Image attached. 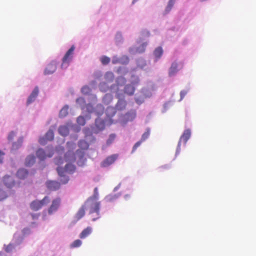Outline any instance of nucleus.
<instances>
[{
	"instance_id": "nucleus-1",
	"label": "nucleus",
	"mask_w": 256,
	"mask_h": 256,
	"mask_svg": "<svg viewBox=\"0 0 256 256\" xmlns=\"http://www.w3.org/2000/svg\"><path fill=\"white\" fill-rule=\"evenodd\" d=\"M86 209L89 210L90 214L96 212L98 217L92 218V221L96 220L100 216V202L98 200L94 199V198H89L84 204Z\"/></svg>"
},
{
	"instance_id": "nucleus-2",
	"label": "nucleus",
	"mask_w": 256,
	"mask_h": 256,
	"mask_svg": "<svg viewBox=\"0 0 256 256\" xmlns=\"http://www.w3.org/2000/svg\"><path fill=\"white\" fill-rule=\"evenodd\" d=\"M75 170V166L70 163L67 164L66 165L64 168L60 166L58 167L57 172L59 176L61 177L60 180V182L62 184H66L69 180L68 176L64 174L65 172L69 173H72L74 172Z\"/></svg>"
},
{
	"instance_id": "nucleus-3",
	"label": "nucleus",
	"mask_w": 256,
	"mask_h": 256,
	"mask_svg": "<svg viewBox=\"0 0 256 256\" xmlns=\"http://www.w3.org/2000/svg\"><path fill=\"white\" fill-rule=\"evenodd\" d=\"M50 198L48 196H46L40 200H34L30 204V208L37 211L40 210L44 206L47 205L50 202Z\"/></svg>"
},
{
	"instance_id": "nucleus-4",
	"label": "nucleus",
	"mask_w": 256,
	"mask_h": 256,
	"mask_svg": "<svg viewBox=\"0 0 256 256\" xmlns=\"http://www.w3.org/2000/svg\"><path fill=\"white\" fill-rule=\"evenodd\" d=\"M74 49V46H72L66 53L65 55L62 59V64L61 66L62 68H66L68 66L70 62L72 60Z\"/></svg>"
},
{
	"instance_id": "nucleus-5",
	"label": "nucleus",
	"mask_w": 256,
	"mask_h": 256,
	"mask_svg": "<svg viewBox=\"0 0 256 256\" xmlns=\"http://www.w3.org/2000/svg\"><path fill=\"white\" fill-rule=\"evenodd\" d=\"M184 67V62H174L168 70V76H172L176 74Z\"/></svg>"
},
{
	"instance_id": "nucleus-6",
	"label": "nucleus",
	"mask_w": 256,
	"mask_h": 256,
	"mask_svg": "<svg viewBox=\"0 0 256 256\" xmlns=\"http://www.w3.org/2000/svg\"><path fill=\"white\" fill-rule=\"evenodd\" d=\"M191 135V132L190 130L187 129L182 134L181 136L180 139L178 141V147L176 149V154H178L180 152V145L182 142H184V144H186L187 141L190 138Z\"/></svg>"
},
{
	"instance_id": "nucleus-7",
	"label": "nucleus",
	"mask_w": 256,
	"mask_h": 256,
	"mask_svg": "<svg viewBox=\"0 0 256 256\" xmlns=\"http://www.w3.org/2000/svg\"><path fill=\"white\" fill-rule=\"evenodd\" d=\"M61 200L58 198L52 200L51 205L48 209L49 214H52L55 212L59 208Z\"/></svg>"
},
{
	"instance_id": "nucleus-8",
	"label": "nucleus",
	"mask_w": 256,
	"mask_h": 256,
	"mask_svg": "<svg viewBox=\"0 0 256 256\" xmlns=\"http://www.w3.org/2000/svg\"><path fill=\"white\" fill-rule=\"evenodd\" d=\"M118 154H114L108 156L102 162V166L103 167H107L112 164L118 158Z\"/></svg>"
},
{
	"instance_id": "nucleus-9",
	"label": "nucleus",
	"mask_w": 256,
	"mask_h": 256,
	"mask_svg": "<svg viewBox=\"0 0 256 256\" xmlns=\"http://www.w3.org/2000/svg\"><path fill=\"white\" fill-rule=\"evenodd\" d=\"M54 154V150H52L46 154L44 150L42 148L38 149L36 153L38 158L42 160H45L47 157L51 158Z\"/></svg>"
},
{
	"instance_id": "nucleus-10",
	"label": "nucleus",
	"mask_w": 256,
	"mask_h": 256,
	"mask_svg": "<svg viewBox=\"0 0 256 256\" xmlns=\"http://www.w3.org/2000/svg\"><path fill=\"white\" fill-rule=\"evenodd\" d=\"M46 187L50 190H56L60 186V184L55 180H48L46 182Z\"/></svg>"
},
{
	"instance_id": "nucleus-11",
	"label": "nucleus",
	"mask_w": 256,
	"mask_h": 256,
	"mask_svg": "<svg viewBox=\"0 0 256 256\" xmlns=\"http://www.w3.org/2000/svg\"><path fill=\"white\" fill-rule=\"evenodd\" d=\"M39 92L38 88V86H36L28 98L27 101H26V104L27 105H28L34 102L36 97L38 96Z\"/></svg>"
},
{
	"instance_id": "nucleus-12",
	"label": "nucleus",
	"mask_w": 256,
	"mask_h": 256,
	"mask_svg": "<svg viewBox=\"0 0 256 256\" xmlns=\"http://www.w3.org/2000/svg\"><path fill=\"white\" fill-rule=\"evenodd\" d=\"M3 182L6 186L8 188L12 187L14 185L13 178L10 176H5L3 178Z\"/></svg>"
},
{
	"instance_id": "nucleus-13",
	"label": "nucleus",
	"mask_w": 256,
	"mask_h": 256,
	"mask_svg": "<svg viewBox=\"0 0 256 256\" xmlns=\"http://www.w3.org/2000/svg\"><path fill=\"white\" fill-rule=\"evenodd\" d=\"M136 116V112L134 110H131L128 112L124 116V120L126 122L133 120Z\"/></svg>"
},
{
	"instance_id": "nucleus-14",
	"label": "nucleus",
	"mask_w": 256,
	"mask_h": 256,
	"mask_svg": "<svg viewBox=\"0 0 256 256\" xmlns=\"http://www.w3.org/2000/svg\"><path fill=\"white\" fill-rule=\"evenodd\" d=\"M56 69V66L55 64L50 63L48 65L45 70V74H50L54 72Z\"/></svg>"
},
{
	"instance_id": "nucleus-15",
	"label": "nucleus",
	"mask_w": 256,
	"mask_h": 256,
	"mask_svg": "<svg viewBox=\"0 0 256 256\" xmlns=\"http://www.w3.org/2000/svg\"><path fill=\"white\" fill-rule=\"evenodd\" d=\"M86 210V208H85L84 205H82L75 216V218L77 220L81 219L85 215Z\"/></svg>"
},
{
	"instance_id": "nucleus-16",
	"label": "nucleus",
	"mask_w": 256,
	"mask_h": 256,
	"mask_svg": "<svg viewBox=\"0 0 256 256\" xmlns=\"http://www.w3.org/2000/svg\"><path fill=\"white\" fill-rule=\"evenodd\" d=\"M28 170L24 168L19 169L16 173L17 176L20 179H24L28 176Z\"/></svg>"
},
{
	"instance_id": "nucleus-17",
	"label": "nucleus",
	"mask_w": 256,
	"mask_h": 256,
	"mask_svg": "<svg viewBox=\"0 0 256 256\" xmlns=\"http://www.w3.org/2000/svg\"><path fill=\"white\" fill-rule=\"evenodd\" d=\"M95 126L98 130H103L105 127V122L100 118H96L95 120Z\"/></svg>"
},
{
	"instance_id": "nucleus-18",
	"label": "nucleus",
	"mask_w": 256,
	"mask_h": 256,
	"mask_svg": "<svg viewBox=\"0 0 256 256\" xmlns=\"http://www.w3.org/2000/svg\"><path fill=\"white\" fill-rule=\"evenodd\" d=\"M65 160L66 162H74L76 160V156L74 152L72 151H68L65 154Z\"/></svg>"
},
{
	"instance_id": "nucleus-19",
	"label": "nucleus",
	"mask_w": 256,
	"mask_h": 256,
	"mask_svg": "<svg viewBox=\"0 0 256 256\" xmlns=\"http://www.w3.org/2000/svg\"><path fill=\"white\" fill-rule=\"evenodd\" d=\"M92 232V228L90 226H88L84 229L80 234V238L82 239L88 236Z\"/></svg>"
},
{
	"instance_id": "nucleus-20",
	"label": "nucleus",
	"mask_w": 256,
	"mask_h": 256,
	"mask_svg": "<svg viewBox=\"0 0 256 256\" xmlns=\"http://www.w3.org/2000/svg\"><path fill=\"white\" fill-rule=\"evenodd\" d=\"M135 91V88L133 86L132 84H127L125 86L124 92V93L128 94L130 96H132L134 94V92Z\"/></svg>"
},
{
	"instance_id": "nucleus-21",
	"label": "nucleus",
	"mask_w": 256,
	"mask_h": 256,
	"mask_svg": "<svg viewBox=\"0 0 256 256\" xmlns=\"http://www.w3.org/2000/svg\"><path fill=\"white\" fill-rule=\"evenodd\" d=\"M126 102L124 100L120 99L118 100L116 106L117 110H122L126 108Z\"/></svg>"
},
{
	"instance_id": "nucleus-22",
	"label": "nucleus",
	"mask_w": 256,
	"mask_h": 256,
	"mask_svg": "<svg viewBox=\"0 0 256 256\" xmlns=\"http://www.w3.org/2000/svg\"><path fill=\"white\" fill-rule=\"evenodd\" d=\"M58 130L59 134L62 136H66L69 133L68 128L66 126H60L58 128Z\"/></svg>"
},
{
	"instance_id": "nucleus-23",
	"label": "nucleus",
	"mask_w": 256,
	"mask_h": 256,
	"mask_svg": "<svg viewBox=\"0 0 256 256\" xmlns=\"http://www.w3.org/2000/svg\"><path fill=\"white\" fill-rule=\"evenodd\" d=\"M116 109L112 106H108L106 110V114L108 118L112 117L116 114Z\"/></svg>"
},
{
	"instance_id": "nucleus-24",
	"label": "nucleus",
	"mask_w": 256,
	"mask_h": 256,
	"mask_svg": "<svg viewBox=\"0 0 256 256\" xmlns=\"http://www.w3.org/2000/svg\"><path fill=\"white\" fill-rule=\"evenodd\" d=\"M68 106L67 105L64 106L60 110L59 113V117L60 118H64L66 117L68 113Z\"/></svg>"
},
{
	"instance_id": "nucleus-25",
	"label": "nucleus",
	"mask_w": 256,
	"mask_h": 256,
	"mask_svg": "<svg viewBox=\"0 0 256 256\" xmlns=\"http://www.w3.org/2000/svg\"><path fill=\"white\" fill-rule=\"evenodd\" d=\"M35 162V157L34 156H28L26 157L25 164L26 166H30Z\"/></svg>"
},
{
	"instance_id": "nucleus-26",
	"label": "nucleus",
	"mask_w": 256,
	"mask_h": 256,
	"mask_svg": "<svg viewBox=\"0 0 256 256\" xmlns=\"http://www.w3.org/2000/svg\"><path fill=\"white\" fill-rule=\"evenodd\" d=\"M104 107L102 104H97L96 110L95 112L96 114L98 116H100L104 114Z\"/></svg>"
},
{
	"instance_id": "nucleus-27",
	"label": "nucleus",
	"mask_w": 256,
	"mask_h": 256,
	"mask_svg": "<svg viewBox=\"0 0 256 256\" xmlns=\"http://www.w3.org/2000/svg\"><path fill=\"white\" fill-rule=\"evenodd\" d=\"M162 54L163 50L160 46L156 48L154 52V54L157 59L160 58L162 55Z\"/></svg>"
},
{
	"instance_id": "nucleus-28",
	"label": "nucleus",
	"mask_w": 256,
	"mask_h": 256,
	"mask_svg": "<svg viewBox=\"0 0 256 256\" xmlns=\"http://www.w3.org/2000/svg\"><path fill=\"white\" fill-rule=\"evenodd\" d=\"M112 100V96L108 94H106L102 98V102L106 104H108Z\"/></svg>"
},
{
	"instance_id": "nucleus-29",
	"label": "nucleus",
	"mask_w": 256,
	"mask_h": 256,
	"mask_svg": "<svg viewBox=\"0 0 256 256\" xmlns=\"http://www.w3.org/2000/svg\"><path fill=\"white\" fill-rule=\"evenodd\" d=\"M45 137L46 140L51 141L53 140L54 138V133L52 130H49L45 134Z\"/></svg>"
},
{
	"instance_id": "nucleus-30",
	"label": "nucleus",
	"mask_w": 256,
	"mask_h": 256,
	"mask_svg": "<svg viewBox=\"0 0 256 256\" xmlns=\"http://www.w3.org/2000/svg\"><path fill=\"white\" fill-rule=\"evenodd\" d=\"M22 138H20L16 142L14 143L12 147V150H16L20 148L22 145Z\"/></svg>"
},
{
	"instance_id": "nucleus-31",
	"label": "nucleus",
	"mask_w": 256,
	"mask_h": 256,
	"mask_svg": "<svg viewBox=\"0 0 256 256\" xmlns=\"http://www.w3.org/2000/svg\"><path fill=\"white\" fill-rule=\"evenodd\" d=\"M99 88L100 91L106 92L108 90V86L106 82H102L99 84Z\"/></svg>"
},
{
	"instance_id": "nucleus-32",
	"label": "nucleus",
	"mask_w": 256,
	"mask_h": 256,
	"mask_svg": "<svg viewBox=\"0 0 256 256\" xmlns=\"http://www.w3.org/2000/svg\"><path fill=\"white\" fill-rule=\"evenodd\" d=\"M78 146L82 149H87L88 147V143L84 140H80L78 144Z\"/></svg>"
},
{
	"instance_id": "nucleus-33",
	"label": "nucleus",
	"mask_w": 256,
	"mask_h": 256,
	"mask_svg": "<svg viewBox=\"0 0 256 256\" xmlns=\"http://www.w3.org/2000/svg\"><path fill=\"white\" fill-rule=\"evenodd\" d=\"M82 92L84 94H88L91 92L90 88L88 86H84L81 89Z\"/></svg>"
},
{
	"instance_id": "nucleus-34",
	"label": "nucleus",
	"mask_w": 256,
	"mask_h": 256,
	"mask_svg": "<svg viewBox=\"0 0 256 256\" xmlns=\"http://www.w3.org/2000/svg\"><path fill=\"white\" fill-rule=\"evenodd\" d=\"M174 2V0H170L166 8V13H168L172 8Z\"/></svg>"
},
{
	"instance_id": "nucleus-35",
	"label": "nucleus",
	"mask_w": 256,
	"mask_h": 256,
	"mask_svg": "<svg viewBox=\"0 0 256 256\" xmlns=\"http://www.w3.org/2000/svg\"><path fill=\"white\" fill-rule=\"evenodd\" d=\"M174 2V0H170L166 8V13H168L172 8Z\"/></svg>"
},
{
	"instance_id": "nucleus-36",
	"label": "nucleus",
	"mask_w": 256,
	"mask_h": 256,
	"mask_svg": "<svg viewBox=\"0 0 256 256\" xmlns=\"http://www.w3.org/2000/svg\"><path fill=\"white\" fill-rule=\"evenodd\" d=\"M82 242L80 240H75L71 244L70 247L72 248L79 247L81 246Z\"/></svg>"
},
{
	"instance_id": "nucleus-37",
	"label": "nucleus",
	"mask_w": 256,
	"mask_h": 256,
	"mask_svg": "<svg viewBox=\"0 0 256 256\" xmlns=\"http://www.w3.org/2000/svg\"><path fill=\"white\" fill-rule=\"evenodd\" d=\"M77 122L79 125L84 126L86 124V120L82 116H79L77 118Z\"/></svg>"
},
{
	"instance_id": "nucleus-38",
	"label": "nucleus",
	"mask_w": 256,
	"mask_h": 256,
	"mask_svg": "<svg viewBox=\"0 0 256 256\" xmlns=\"http://www.w3.org/2000/svg\"><path fill=\"white\" fill-rule=\"evenodd\" d=\"M110 60L108 57L104 56H102L100 58V61L104 65L108 64L110 62Z\"/></svg>"
},
{
	"instance_id": "nucleus-39",
	"label": "nucleus",
	"mask_w": 256,
	"mask_h": 256,
	"mask_svg": "<svg viewBox=\"0 0 256 256\" xmlns=\"http://www.w3.org/2000/svg\"><path fill=\"white\" fill-rule=\"evenodd\" d=\"M116 137V136L115 134H111L110 135L108 138V139L106 141V144L108 145L110 144L114 140L115 138Z\"/></svg>"
},
{
	"instance_id": "nucleus-40",
	"label": "nucleus",
	"mask_w": 256,
	"mask_h": 256,
	"mask_svg": "<svg viewBox=\"0 0 256 256\" xmlns=\"http://www.w3.org/2000/svg\"><path fill=\"white\" fill-rule=\"evenodd\" d=\"M8 197V194L4 190L0 189V201Z\"/></svg>"
},
{
	"instance_id": "nucleus-41",
	"label": "nucleus",
	"mask_w": 256,
	"mask_h": 256,
	"mask_svg": "<svg viewBox=\"0 0 256 256\" xmlns=\"http://www.w3.org/2000/svg\"><path fill=\"white\" fill-rule=\"evenodd\" d=\"M149 136L150 130H148L147 131L144 133L142 135L141 140L142 142L144 141L146 139L148 138Z\"/></svg>"
},
{
	"instance_id": "nucleus-42",
	"label": "nucleus",
	"mask_w": 256,
	"mask_h": 256,
	"mask_svg": "<svg viewBox=\"0 0 256 256\" xmlns=\"http://www.w3.org/2000/svg\"><path fill=\"white\" fill-rule=\"evenodd\" d=\"M54 162L56 164L60 166L64 163V160L62 158H56L54 159Z\"/></svg>"
},
{
	"instance_id": "nucleus-43",
	"label": "nucleus",
	"mask_w": 256,
	"mask_h": 256,
	"mask_svg": "<svg viewBox=\"0 0 256 256\" xmlns=\"http://www.w3.org/2000/svg\"><path fill=\"white\" fill-rule=\"evenodd\" d=\"M146 44L144 43V44H142L140 47V48H138V49H137V52H138L139 53H141V52H143L144 50H145V48H146Z\"/></svg>"
},
{
	"instance_id": "nucleus-44",
	"label": "nucleus",
	"mask_w": 256,
	"mask_h": 256,
	"mask_svg": "<svg viewBox=\"0 0 256 256\" xmlns=\"http://www.w3.org/2000/svg\"><path fill=\"white\" fill-rule=\"evenodd\" d=\"M48 141V140H46L45 136L44 137L40 138L38 140L40 144L42 145L46 144Z\"/></svg>"
},
{
	"instance_id": "nucleus-45",
	"label": "nucleus",
	"mask_w": 256,
	"mask_h": 256,
	"mask_svg": "<svg viewBox=\"0 0 256 256\" xmlns=\"http://www.w3.org/2000/svg\"><path fill=\"white\" fill-rule=\"evenodd\" d=\"M142 142V141L140 140L136 142L134 144V146L132 148V152H134L136 150V148L141 144Z\"/></svg>"
},
{
	"instance_id": "nucleus-46",
	"label": "nucleus",
	"mask_w": 256,
	"mask_h": 256,
	"mask_svg": "<svg viewBox=\"0 0 256 256\" xmlns=\"http://www.w3.org/2000/svg\"><path fill=\"white\" fill-rule=\"evenodd\" d=\"M87 111L90 112H94V108L90 104H88L86 106Z\"/></svg>"
},
{
	"instance_id": "nucleus-47",
	"label": "nucleus",
	"mask_w": 256,
	"mask_h": 256,
	"mask_svg": "<svg viewBox=\"0 0 256 256\" xmlns=\"http://www.w3.org/2000/svg\"><path fill=\"white\" fill-rule=\"evenodd\" d=\"M90 198H94V199L98 200V188H96L94 189V195L90 197Z\"/></svg>"
},
{
	"instance_id": "nucleus-48",
	"label": "nucleus",
	"mask_w": 256,
	"mask_h": 256,
	"mask_svg": "<svg viewBox=\"0 0 256 256\" xmlns=\"http://www.w3.org/2000/svg\"><path fill=\"white\" fill-rule=\"evenodd\" d=\"M76 102L82 106V104H85V100L83 98H77Z\"/></svg>"
},
{
	"instance_id": "nucleus-49",
	"label": "nucleus",
	"mask_w": 256,
	"mask_h": 256,
	"mask_svg": "<svg viewBox=\"0 0 256 256\" xmlns=\"http://www.w3.org/2000/svg\"><path fill=\"white\" fill-rule=\"evenodd\" d=\"M16 136L15 133H14V132H11L9 134H8V140H13V138H14V136Z\"/></svg>"
},
{
	"instance_id": "nucleus-50",
	"label": "nucleus",
	"mask_w": 256,
	"mask_h": 256,
	"mask_svg": "<svg viewBox=\"0 0 256 256\" xmlns=\"http://www.w3.org/2000/svg\"><path fill=\"white\" fill-rule=\"evenodd\" d=\"M186 94V92L185 90H182L180 92V100H182Z\"/></svg>"
},
{
	"instance_id": "nucleus-51",
	"label": "nucleus",
	"mask_w": 256,
	"mask_h": 256,
	"mask_svg": "<svg viewBox=\"0 0 256 256\" xmlns=\"http://www.w3.org/2000/svg\"><path fill=\"white\" fill-rule=\"evenodd\" d=\"M120 62V60L116 58H114L112 60V63L113 64H116Z\"/></svg>"
},
{
	"instance_id": "nucleus-52",
	"label": "nucleus",
	"mask_w": 256,
	"mask_h": 256,
	"mask_svg": "<svg viewBox=\"0 0 256 256\" xmlns=\"http://www.w3.org/2000/svg\"><path fill=\"white\" fill-rule=\"evenodd\" d=\"M4 154V152L0 150V164L2 162L3 158L2 156Z\"/></svg>"
},
{
	"instance_id": "nucleus-53",
	"label": "nucleus",
	"mask_w": 256,
	"mask_h": 256,
	"mask_svg": "<svg viewBox=\"0 0 256 256\" xmlns=\"http://www.w3.org/2000/svg\"><path fill=\"white\" fill-rule=\"evenodd\" d=\"M66 145H67L68 146H70V147L72 146V147L74 148L76 147V145H75L74 144L71 143V142H68L66 143Z\"/></svg>"
},
{
	"instance_id": "nucleus-54",
	"label": "nucleus",
	"mask_w": 256,
	"mask_h": 256,
	"mask_svg": "<svg viewBox=\"0 0 256 256\" xmlns=\"http://www.w3.org/2000/svg\"><path fill=\"white\" fill-rule=\"evenodd\" d=\"M106 76H110V78H112V79L114 78V74L112 72H107L106 74Z\"/></svg>"
},
{
	"instance_id": "nucleus-55",
	"label": "nucleus",
	"mask_w": 256,
	"mask_h": 256,
	"mask_svg": "<svg viewBox=\"0 0 256 256\" xmlns=\"http://www.w3.org/2000/svg\"><path fill=\"white\" fill-rule=\"evenodd\" d=\"M9 246H8L7 248H6V252H9L10 251V248H9Z\"/></svg>"
},
{
	"instance_id": "nucleus-56",
	"label": "nucleus",
	"mask_w": 256,
	"mask_h": 256,
	"mask_svg": "<svg viewBox=\"0 0 256 256\" xmlns=\"http://www.w3.org/2000/svg\"><path fill=\"white\" fill-rule=\"evenodd\" d=\"M137 0H134L133 2H132V3L134 4V2H135Z\"/></svg>"
}]
</instances>
